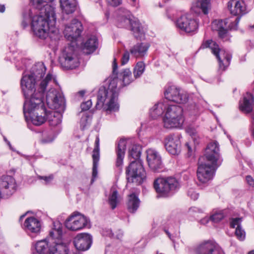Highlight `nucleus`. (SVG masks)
<instances>
[{
    "label": "nucleus",
    "mask_w": 254,
    "mask_h": 254,
    "mask_svg": "<svg viewBox=\"0 0 254 254\" xmlns=\"http://www.w3.org/2000/svg\"><path fill=\"white\" fill-rule=\"evenodd\" d=\"M54 0H31L34 7L39 10V14L33 17L31 27L34 34L42 39H46L50 33L56 34V15Z\"/></svg>",
    "instance_id": "1"
},
{
    "label": "nucleus",
    "mask_w": 254,
    "mask_h": 254,
    "mask_svg": "<svg viewBox=\"0 0 254 254\" xmlns=\"http://www.w3.org/2000/svg\"><path fill=\"white\" fill-rule=\"evenodd\" d=\"M52 79V75L48 73L40 83V91L31 96L25 97L23 110L25 117L28 113L31 122L35 126L42 125L46 121L47 111L43 103V95L47 86Z\"/></svg>",
    "instance_id": "2"
},
{
    "label": "nucleus",
    "mask_w": 254,
    "mask_h": 254,
    "mask_svg": "<svg viewBox=\"0 0 254 254\" xmlns=\"http://www.w3.org/2000/svg\"><path fill=\"white\" fill-rule=\"evenodd\" d=\"M81 22L76 19L71 21L69 25L65 26L64 33L65 38L71 43L68 44L63 51V56L60 62L63 67L66 69H73L77 67L79 62L74 54L75 41L81 35L83 31Z\"/></svg>",
    "instance_id": "3"
},
{
    "label": "nucleus",
    "mask_w": 254,
    "mask_h": 254,
    "mask_svg": "<svg viewBox=\"0 0 254 254\" xmlns=\"http://www.w3.org/2000/svg\"><path fill=\"white\" fill-rule=\"evenodd\" d=\"M113 74L116 77L107 79L103 85L99 89L96 104V109H101L106 100L109 99V101L106 104V110L110 111H116L119 110V105L117 102L119 96V89L117 88L118 72V64L116 58H114L113 62Z\"/></svg>",
    "instance_id": "4"
},
{
    "label": "nucleus",
    "mask_w": 254,
    "mask_h": 254,
    "mask_svg": "<svg viewBox=\"0 0 254 254\" xmlns=\"http://www.w3.org/2000/svg\"><path fill=\"white\" fill-rule=\"evenodd\" d=\"M141 151V147L137 144L132 145L129 149V157L135 160L132 161L126 168L127 184H134L138 186L141 184L145 179V172L142 163L138 160L140 156Z\"/></svg>",
    "instance_id": "5"
},
{
    "label": "nucleus",
    "mask_w": 254,
    "mask_h": 254,
    "mask_svg": "<svg viewBox=\"0 0 254 254\" xmlns=\"http://www.w3.org/2000/svg\"><path fill=\"white\" fill-rule=\"evenodd\" d=\"M46 70L44 64L38 63L32 67L30 74L22 77L20 84L24 97L31 96L40 91V86L37 91L36 89V79L43 77Z\"/></svg>",
    "instance_id": "6"
},
{
    "label": "nucleus",
    "mask_w": 254,
    "mask_h": 254,
    "mask_svg": "<svg viewBox=\"0 0 254 254\" xmlns=\"http://www.w3.org/2000/svg\"><path fill=\"white\" fill-rule=\"evenodd\" d=\"M118 14L117 26L119 28H127L129 27L134 38L137 40H142L145 37V32L141 24L138 20L132 19L129 16V12L124 8H120L118 10Z\"/></svg>",
    "instance_id": "7"
},
{
    "label": "nucleus",
    "mask_w": 254,
    "mask_h": 254,
    "mask_svg": "<svg viewBox=\"0 0 254 254\" xmlns=\"http://www.w3.org/2000/svg\"><path fill=\"white\" fill-rule=\"evenodd\" d=\"M153 187L158 195L166 197L179 189L180 184L175 177L158 178L154 181Z\"/></svg>",
    "instance_id": "8"
},
{
    "label": "nucleus",
    "mask_w": 254,
    "mask_h": 254,
    "mask_svg": "<svg viewBox=\"0 0 254 254\" xmlns=\"http://www.w3.org/2000/svg\"><path fill=\"white\" fill-rule=\"evenodd\" d=\"M210 48L212 53L215 56L218 63L219 68L225 70L230 64L232 58V55L224 50L220 48L218 44L211 39L203 40L199 48L200 49Z\"/></svg>",
    "instance_id": "9"
},
{
    "label": "nucleus",
    "mask_w": 254,
    "mask_h": 254,
    "mask_svg": "<svg viewBox=\"0 0 254 254\" xmlns=\"http://www.w3.org/2000/svg\"><path fill=\"white\" fill-rule=\"evenodd\" d=\"M183 108L177 105H169L163 118L164 127L166 128L180 127L184 122Z\"/></svg>",
    "instance_id": "10"
},
{
    "label": "nucleus",
    "mask_w": 254,
    "mask_h": 254,
    "mask_svg": "<svg viewBox=\"0 0 254 254\" xmlns=\"http://www.w3.org/2000/svg\"><path fill=\"white\" fill-rule=\"evenodd\" d=\"M197 177L198 181L202 184L206 183L212 180L219 164H213L212 162L204 160V157H200L198 161Z\"/></svg>",
    "instance_id": "11"
},
{
    "label": "nucleus",
    "mask_w": 254,
    "mask_h": 254,
    "mask_svg": "<svg viewBox=\"0 0 254 254\" xmlns=\"http://www.w3.org/2000/svg\"><path fill=\"white\" fill-rule=\"evenodd\" d=\"M59 240L62 236V229L60 226L54 228L50 232L49 236L44 240L38 241L35 245L36 252L33 254H50V245H53L55 237Z\"/></svg>",
    "instance_id": "12"
},
{
    "label": "nucleus",
    "mask_w": 254,
    "mask_h": 254,
    "mask_svg": "<svg viewBox=\"0 0 254 254\" xmlns=\"http://www.w3.org/2000/svg\"><path fill=\"white\" fill-rule=\"evenodd\" d=\"M176 26L181 32L188 34H194L198 28V23L190 14L180 16L176 21Z\"/></svg>",
    "instance_id": "13"
},
{
    "label": "nucleus",
    "mask_w": 254,
    "mask_h": 254,
    "mask_svg": "<svg viewBox=\"0 0 254 254\" xmlns=\"http://www.w3.org/2000/svg\"><path fill=\"white\" fill-rule=\"evenodd\" d=\"M88 219L78 212H73L65 221V227L72 231L81 230L87 226Z\"/></svg>",
    "instance_id": "14"
},
{
    "label": "nucleus",
    "mask_w": 254,
    "mask_h": 254,
    "mask_svg": "<svg viewBox=\"0 0 254 254\" xmlns=\"http://www.w3.org/2000/svg\"><path fill=\"white\" fill-rule=\"evenodd\" d=\"M227 7L232 15L238 16L234 23L230 22L228 27L230 29H236L241 16L246 13V4L243 0H230L227 3Z\"/></svg>",
    "instance_id": "15"
},
{
    "label": "nucleus",
    "mask_w": 254,
    "mask_h": 254,
    "mask_svg": "<svg viewBox=\"0 0 254 254\" xmlns=\"http://www.w3.org/2000/svg\"><path fill=\"white\" fill-rule=\"evenodd\" d=\"M46 102L49 108L64 112L65 101L64 96L55 89L49 90L46 95Z\"/></svg>",
    "instance_id": "16"
},
{
    "label": "nucleus",
    "mask_w": 254,
    "mask_h": 254,
    "mask_svg": "<svg viewBox=\"0 0 254 254\" xmlns=\"http://www.w3.org/2000/svg\"><path fill=\"white\" fill-rule=\"evenodd\" d=\"M164 96L166 99L179 104L186 103L189 99L188 94L174 85L165 87Z\"/></svg>",
    "instance_id": "17"
},
{
    "label": "nucleus",
    "mask_w": 254,
    "mask_h": 254,
    "mask_svg": "<svg viewBox=\"0 0 254 254\" xmlns=\"http://www.w3.org/2000/svg\"><path fill=\"white\" fill-rule=\"evenodd\" d=\"M195 254H222L223 252L218 245L214 241H203L194 248Z\"/></svg>",
    "instance_id": "18"
},
{
    "label": "nucleus",
    "mask_w": 254,
    "mask_h": 254,
    "mask_svg": "<svg viewBox=\"0 0 254 254\" xmlns=\"http://www.w3.org/2000/svg\"><path fill=\"white\" fill-rule=\"evenodd\" d=\"M202 157H204V160L212 162L213 164L221 165L222 159H221L219 153V144L216 141L211 142L208 144L205 150V153Z\"/></svg>",
    "instance_id": "19"
},
{
    "label": "nucleus",
    "mask_w": 254,
    "mask_h": 254,
    "mask_svg": "<svg viewBox=\"0 0 254 254\" xmlns=\"http://www.w3.org/2000/svg\"><path fill=\"white\" fill-rule=\"evenodd\" d=\"M147 161L149 168L154 172H161L164 170V165L159 153L153 149L146 151Z\"/></svg>",
    "instance_id": "20"
},
{
    "label": "nucleus",
    "mask_w": 254,
    "mask_h": 254,
    "mask_svg": "<svg viewBox=\"0 0 254 254\" xmlns=\"http://www.w3.org/2000/svg\"><path fill=\"white\" fill-rule=\"evenodd\" d=\"M164 144L167 151L171 154L178 155L181 152V143L180 135H168L164 139Z\"/></svg>",
    "instance_id": "21"
},
{
    "label": "nucleus",
    "mask_w": 254,
    "mask_h": 254,
    "mask_svg": "<svg viewBox=\"0 0 254 254\" xmlns=\"http://www.w3.org/2000/svg\"><path fill=\"white\" fill-rule=\"evenodd\" d=\"M14 179L10 176H2L0 178V191L3 196L11 195L16 190Z\"/></svg>",
    "instance_id": "22"
},
{
    "label": "nucleus",
    "mask_w": 254,
    "mask_h": 254,
    "mask_svg": "<svg viewBox=\"0 0 254 254\" xmlns=\"http://www.w3.org/2000/svg\"><path fill=\"white\" fill-rule=\"evenodd\" d=\"M92 243V236L87 233H80L78 234L73 240L75 248L80 251H85L88 250Z\"/></svg>",
    "instance_id": "23"
},
{
    "label": "nucleus",
    "mask_w": 254,
    "mask_h": 254,
    "mask_svg": "<svg viewBox=\"0 0 254 254\" xmlns=\"http://www.w3.org/2000/svg\"><path fill=\"white\" fill-rule=\"evenodd\" d=\"M100 140L99 137H96L95 141V146L93 150V154L92 155L93 159V167H92V179L91 183L92 184L97 176L98 174V166L100 160Z\"/></svg>",
    "instance_id": "24"
},
{
    "label": "nucleus",
    "mask_w": 254,
    "mask_h": 254,
    "mask_svg": "<svg viewBox=\"0 0 254 254\" xmlns=\"http://www.w3.org/2000/svg\"><path fill=\"white\" fill-rule=\"evenodd\" d=\"M41 228V222L34 217L26 219L24 223V229L29 234H38Z\"/></svg>",
    "instance_id": "25"
},
{
    "label": "nucleus",
    "mask_w": 254,
    "mask_h": 254,
    "mask_svg": "<svg viewBox=\"0 0 254 254\" xmlns=\"http://www.w3.org/2000/svg\"><path fill=\"white\" fill-rule=\"evenodd\" d=\"M149 47V43H138L130 48L129 52L133 57L141 58L146 54Z\"/></svg>",
    "instance_id": "26"
},
{
    "label": "nucleus",
    "mask_w": 254,
    "mask_h": 254,
    "mask_svg": "<svg viewBox=\"0 0 254 254\" xmlns=\"http://www.w3.org/2000/svg\"><path fill=\"white\" fill-rule=\"evenodd\" d=\"M229 19H220L213 22V29L218 31V36L221 39H224L227 36L228 30L226 29L227 23L229 22Z\"/></svg>",
    "instance_id": "27"
},
{
    "label": "nucleus",
    "mask_w": 254,
    "mask_h": 254,
    "mask_svg": "<svg viewBox=\"0 0 254 254\" xmlns=\"http://www.w3.org/2000/svg\"><path fill=\"white\" fill-rule=\"evenodd\" d=\"M254 102V97L250 93H247L244 95L243 100L240 101V109L246 114L252 112L253 105Z\"/></svg>",
    "instance_id": "28"
},
{
    "label": "nucleus",
    "mask_w": 254,
    "mask_h": 254,
    "mask_svg": "<svg viewBox=\"0 0 254 254\" xmlns=\"http://www.w3.org/2000/svg\"><path fill=\"white\" fill-rule=\"evenodd\" d=\"M61 238L62 237L58 240L55 236L53 245H50L49 254H68L69 250L67 245L60 242Z\"/></svg>",
    "instance_id": "29"
},
{
    "label": "nucleus",
    "mask_w": 254,
    "mask_h": 254,
    "mask_svg": "<svg viewBox=\"0 0 254 254\" xmlns=\"http://www.w3.org/2000/svg\"><path fill=\"white\" fill-rule=\"evenodd\" d=\"M126 140L124 139H120L116 148L117 160L116 165L117 167H121L123 164V160L125 155L127 146Z\"/></svg>",
    "instance_id": "30"
},
{
    "label": "nucleus",
    "mask_w": 254,
    "mask_h": 254,
    "mask_svg": "<svg viewBox=\"0 0 254 254\" xmlns=\"http://www.w3.org/2000/svg\"><path fill=\"white\" fill-rule=\"evenodd\" d=\"M192 9L196 14H199L201 11L204 14L206 15L210 9V0H198Z\"/></svg>",
    "instance_id": "31"
},
{
    "label": "nucleus",
    "mask_w": 254,
    "mask_h": 254,
    "mask_svg": "<svg viewBox=\"0 0 254 254\" xmlns=\"http://www.w3.org/2000/svg\"><path fill=\"white\" fill-rule=\"evenodd\" d=\"M140 200L138 196L132 193L128 196V201L127 203V209L128 212L134 213L138 208L140 205Z\"/></svg>",
    "instance_id": "32"
},
{
    "label": "nucleus",
    "mask_w": 254,
    "mask_h": 254,
    "mask_svg": "<svg viewBox=\"0 0 254 254\" xmlns=\"http://www.w3.org/2000/svg\"><path fill=\"white\" fill-rule=\"evenodd\" d=\"M60 4L63 12L66 14L74 12L77 6L76 0H60Z\"/></svg>",
    "instance_id": "33"
},
{
    "label": "nucleus",
    "mask_w": 254,
    "mask_h": 254,
    "mask_svg": "<svg viewBox=\"0 0 254 254\" xmlns=\"http://www.w3.org/2000/svg\"><path fill=\"white\" fill-rule=\"evenodd\" d=\"M61 112L47 111L46 120L48 119L50 126L55 127L62 123Z\"/></svg>",
    "instance_id": "34"
},
{
    "label": "nucleus",
    "mask_w": 254,
    "mask_h": 254,
    "mask_svg": "<svg viewBox=\"0 0 254 254\" xmlns=\"http://www.w3.org/2000/svg\"><path fill=\"white\" fill-rule=\"evenodd\" d=\"M98 46V39L95 37H92L89 38L85 43H84L82 49L83 50H86L84 52L86 54H90L94 52Z\"/></svg>",
    "instance_id": "35"
},
{
    "label": "nucleus",
    "mask_w": 254,
    "mask_h": 254,
    "mask_svg": "<svg viewBox=\"0 0 254 254\" xmlns=\"http://www.w3.org/2000/svg\"><path fill=\"white\" fill-rule=\"evenodd\" d=\"M119 201L118 191L115 188L112 187L108 197V203L112 210L116 208Z\"/></svg>",
    "instance_id": "36"
},
{
    "label": "nucleus",
    "mask_w": 254,
    "mask_h": 254,
    "mask_svg": "<svg viewBox=\"0 0 254 254\" xmlns=\"http://www.w3.org/2000/svg\"><path fill=\"white\" fill-rule=\"evenodd\" d=\"M167 107L163 103H158L156 104L152 109L150 111V115L152 118L156 119L157 117L161 116L166 111Z\"/></svg>",
    "instance_id": "37"
},
{
    "label": "nucleus",
    "mask_w": 254,
    "mask_h": 254,
    "mask_svg": "<svg viewBox=\"0 0 254 254\" xmlns=\"http://www.w3.org/2000/svg\"><path fill=\"white\" fill-rule=\"evenodd\" d=\"M121 74H122L123 77L122 82L123 86L128 85L133 81V79L131 77V72L129 69H125L121 73Z\"/></svg>",
    "instance_id": "38"
},
{
    "label": "nucleus",
    "mask_w": 254,
    "mask_h": 254,
    "mask_svg": "<svg viewBox=\"0 0 254 254\" xmlns=\"http://www.w3.org/2000/svg\"><path fill=\"white\" fill-rule=\"evenodd\" d=\"M145 68V64L143 62L136 63L133 69V74L135 78L139 77L144 72Z\"/></svg>",
    "instance_id": "39"
},
{
    "label": "nucleus",
    "mask_w": 254,
    "mask_h": 254,
    "mask_svg": "<svg viewBox=\"0 0 254 254\" xmlns=\"http://www.w3.org/2000/svg\"><path fill=\"white\" fill-rule=\"evenodd\" d=\"M224 217L225 215L224 214L223 211L221 210L216 212L213 214L211 215L210 219L212 221L215 223H218L222 220Z\"/></svg>",
    "instance_id": "40"
},
{
    "label": "nucleus",
    "mask_w": 254,
    "mask_h": 254,
    "mask_svg": "<svg viewBox=\"0 0 254 254\" xmlns=\"http://www.w3.org/2000/svg\"><path fill=\"white\" fill-rule=\"evenodd\" d=\"M235 234L239 240L243 241L245 239L246 233L245 230L242 229V226L236 228Z\"/></svg>",
    "instance_id": "41"
},
{
    "label": "nucleus",
    "mask_w": 254,
    "mask_h": 254,
    "mask_svg": "<svg viewBox=\"0 0 254 254\" xmlns=\"http://www.w3.org/2000/svg\"><path fill=\"white\" fill-rule=\"evenodd\" d=\"M242 218H232L230 220V227L231 228H238L241 226Z\"/></svg>",
    "instance_id": "42"
},
{
    "label": "nucleus",
    "mask_w": 254,
    "mask_h": 254,
    "mask_svg": "<svg viewBox=\"0 0 254 254\" xmlns=\"http://www.w3.org/2000/svg\"><path fill=\"white\" fill-rule=\"evenodd\" d=\"M92 106V102L91 100H89L86 102L82 103L80 107L82 111H85L88 110Z\"/></svg>",
    "instance_id": "43"
},
{
    "label": "nucleus",
    "mask_w": 254,
    "mask_h": 254,
    "mask_svg": "<svg viewBox=\"0 0 254 254\" xmlns=\"http://www.w3.org/2000/svg\"><path fill=\"white\" fill-rule=\"evenodd\" d=\"M37 178L39 180H44L45 182V184L47 185L53 180L54 176L52 174L49 175V176H38Z\"/></svg>",
    "instance_id": "44"
},
{
    "label": "nucleus",
    "mask_w": 254,
    "mask_h": 254,
    "mask_svg": "<svg viewBox=\"0 0 254 254\" xmlns=\"http://www.w3.org/2000/svg\"><path fill=\"white\" fill-rule=\"evenodd\" d=\"M129 53L130 52L127 51H126L124 52L121 60L122 65H125L128 62L129 59Z\"/></svg>",
    "instance_id": "45"
},
{
    "label": "nucleus",
    "mask_w": 254,
    "mask_h": 254,
    "mask_svg": "<svg viewBox=\"0 0 254 254\" xmlns=\"http://www.w3.org/2000/svg\"><path fill=\"white\" fill-rule=\"evenodd\" d=\"M107 2L113 6H117L122 3V0H107Z\"/></svg>",
    "instance_id": "46"
},
{
    "label": "nucleus",
    "mask_w": 254,
    "mask_h": 254,
    "mask_svg": "<svg viewBox=\"0 0 254 254\" xmlns=\"http://www.w3.org/2000/svg\"><path fill=\"white\" fill-rule=\"evenodd\" d=\"M185 149L187 151L188 156L190 157V156H191L192 154V150L188 142H186L185 144Z\"/></svg>",
    "instance_id": "47"
},
{
    "label": "nucleus",
    "mask_w": 254,
    "mask_h": 254,
    "mask_svg": "<svg viewBox=\"0 0 254 254\" xmlns=\"http://www.w3.org/2000/svg\"><path fill=\"white\" fill-rule=\"evenodd\" d=\"M246 180L247 183L251 187L254 186V179L250 175L247 176L246 177Z\"/></svg>",
    "instance_id": "48"
},
{
    "label": "nucleus",
    "mask_w": 254,
    "mask_h": 254,
    "mask_svg": "<svg viewBox=\"0 0 254 254\" xmlns=\"http://www.w3.org/2000/svg\"><path fill=\"white\" fill-rule=\"evenodd\" d=\"M104 232H106V234H104L103 235L108 236L110 238H114V234L113 233L111 229L106 230V231H104Z\"/></svg>",
    "instance_id": "49"
},
{
    "label": "nucleus",
    "mask_w": 254,
    "mask_h": 254,
    "mask_svg": "<svg viewBox=\"0 0 254 254\" xmlns=\"http://www.w3.org/2000/svg\"><path fill=\"white\" fill-rule=\"evenodd\" d=\"M188 132L192 136V137H194L196 135V132L195 130L192 128H188Z\"/></svg>",
    "instance_id": "50"
},
{
    "label": "nucleus",
    "mask_w": 254,
    "mask_h": 254,
    "mask_svg": "<svg viewBox=\"0 0 254 254\" xmlns=\"http://www.w3.org/2000/svg\"><path fill=\"white\" fill-rule=\"evenodd\" d=\"M123 236V233L122 231H119L118 234H116V237L117 239H121Z\"/></svg>",
    "instance_id": "51"
},
{
    "label": "nucleus",
    "mask_w": 254,
    "mask_h": 254,
    "mask_svg": "<svg viewBox=\"0 0 254 254\" xmlns=\"http://www.w3.org/2000/svg\"><path fill=\"white\" fill-rule=\"evenodd\" d=\"M21 25L23 28L26 27L28 25V22L24 18L21 22Z\"/></svg>",
    "instance_id": "52"
},
{
    "label": "nucleus",
    "mask_w": 254,
    "mask_h": 254,
    "mask_svg": "<svg viewBox=\"0 0 254 254\" xmlns=\"http://www.w3.org/2000/svg\"><path fill=\"white\" fill-rule=\"evenodd\" d=\"M190 197L192 198H193L194 200H195L198 198V194H197L196 193H193L191 194Z\"/></svg>",
    "instance_id": "53"
},
{
    "label": "nucleus",
    "mask_w": 254,
    "mask_h": 254,
    "mask_svg": "<svg viewBox=\"0 0 254 254\" xmlns=\"http://www.w3.org/2000/svg\"><path fill=\"white\" fill-rule=\"evenodd\" d=\"M53 138H49V139H46V138H43L42 139V142L44 143H47L49 142H52L53 141Z\"/></svg>",
    "instance_id": "54"
},
{
    "label": "nucleus",
    "mask_w": 254,
    "mask_h": 254,
    "mask_svg": "<svg viewBox=\"0 0 254 254\" xmlns=\"http://www.w3.org/2000/svg\"><path fill=\"white\" fill-rule=\"evenodd\" d=\"M164 232L166 233V234L168 235V236L169 237V238L171 239V233L168 231V230L167 229H166V228H164Z\"/></svg>",
    "instance_id": "55"
},
{
    "label": "nucleus",
    "mask_w": 254,
    "mask_h": 254,
    "mask_svg": "<svg viewBox=\"0 0 254 254\" xmlns=\"http://www.w3.org/2000/svg\"><path fill=\"white\" fill-rule=\"evenodd\" d=\"M4 5H0V12L2 13L5 11Z\"/></svg>",
    "instance_id": "56"
},
{
    "label": "nucleus",
    "mask_w": 254,
    "mask_h": 254,
    "mask_svg": "<svg viewBox=\"0 0 254 254\" xmlns=\"http://www.w3.org/2000/svg\"><path fill=\"white\" fill-rule=\"evenodd\" d=\"M190 210H192V211H195V212H196V211H198V212H202V211L201 210H200V209H198L197 208H195V207H191V208H190Z\"/></svg>",
    "instance_id": "57"
},
{
    "label": "nucleus",
    "mask_w": 254,
    "mask_h": 254,
    "mask_svg": "<svg viewBox=\"0 0 254 254\" xmlns=\"http://www.w3.org/2000/svg\"><path fill=\"white\" fill-rule=\"evenodd\" d=\"M85 91L84 90H81V91H79L78 92V94L81 96V97H83L84 94H85Z\"/></svg>",
    "instance_id": "58"
},
{
    "label": "nucleus",
    "mask_w": 254,
    "mask_h": 254,
    "mask_svg": "<svg viewBox=\"0 0 254 254\" xmlns=\"http://www.w3.org/2000/svg\"><path fill=\"white\" fill-rule=\"evenodd\" d=\"M248 254H254V250L249 252Z\"/></svg>",
    "instance_id": "59"
},
{
    "label": "nucleus",
    "mask_w": 254,
    "mask_h": 254,
    "mask_svg": "<svg viewBox=\"0 0 254 254\" xmlns=\"http://www.w3.org/2000/svg\"><path fill=\"white\" fill-rule=\"evenodd\" d=\"M25 215H26V214H24V215H21V216H20V220H21L22 218H23V217H25Z\"/></svg>",
    "instance_id": "60"
},
{
    "label": "nucleus",
    "mask_w": 254,
    "mask_h": 254,
    "mask_svg": "<svg viewBox=\"0 0 254 254\" xmlns=\"http://www.w3.org/2000/svg\"><path fill=\"white\" fill-rule=\"evenodd\" d=\"M100 0H95V1H96V2H100Z\"/></svg>",
    "instance_id": "61"
},
{
    "label": "nucleus",
    "mask_w": 254,
    "mask_h": 254,
    "mask_svg": "<svg viewBox=\"0 0 254 254\" xmlns=\"http://www.w3.org/2000/svg\"><path fill=\"white\" fill-rule=\"evenodd\" d=\"M252 119L254 121V114L252 116Z\"/></svg>",
    "instance_id": "62"
},
{
    "label": "nucleus",
    "mask_w": 254,
    "mask_h": 254,
    "mask_svg": "<svg viewBox=\"0 0 254 254\" xmlns=\"http://www.w3.org/2000/svg\"><path fill=\"white\" fill-rule=\"evenodd\" d=\"M133 2H135L136 1V0H131Z\"/></svg>",
    "instance_id": "63"
},
{
    "label": "nucleus",
    "mask_w": 254,
    "mask_h": 254,
    "mask_svg": "<svg viewBox=\"0 0 254 254\" xmlns=\"http://www.w3.org/2000/svg\"><path fill=\"white\" fill-rule=\"evenodd\" d=\"M253 28H254V25L252 26Z\"/></svg>",
    "instance_id": "64"
}]
</instances>
